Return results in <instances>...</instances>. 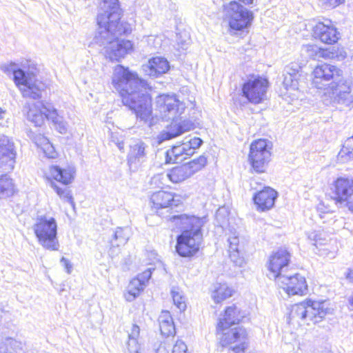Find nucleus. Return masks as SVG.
<instances>
[{
	"mask_svg": "<svg viewBox=\"0 0 353 353\" xmlns=\"http://www.w3.org/2000/svg\"><path fill=\"white\" fill-rule=\"evenodd\" d=\"M110 139H111V141L114 143L121 151L123 150V149H124L123 140L121 137H119L118 133L112 132L111 134Z\"/></svg>",
	"mask_w": 353,
	"mask_h": 353,
	"instance_id": "obj_47",
	"label": "nucleus"
},
{
	"mask_svg": "<svg viewBox=\"0 0 353 353\" xmlns=\"http://www.w3.org/2000/svg\"><path fill=\"white\" fill-rule=\"evenodd\" d=\"M223 14L225 20L228 22L231 34L232 31H241L248 28L254 19L253 12L235 1L223 6Z\"/></svg>",
	"mask_w": 353,
	"mask_h": 353,
	"instance_id": "obj_8",
	"label": "nucleus"
},
{
	"mask_svg": "<svg viewBox=\"0 0 353 353\" xmlns=\"http://www.w3.org/2000/svg\"><path fill=\"white\" fill-rule=\"evenodd\" d=\"M160 331L162 335L169 336L175 332L172 317L168 311H163L159 317Z\"/></svg>",
	"mask_w": 353,
	"mask_h": 353,
	"instance_id": "obj_30",
	"label": "nucleus"
},
{
	"mask_svg": "<svg viewBox=\"0 0 353 353\" xmlns=\"http://www.w3.org/2000/svg\"><path fill=\"white\" fill-rule=\"evenodd\" d=\"M170 69L168 60L161 57H156L149 59L148 63L143 65L145 74L151 77H158L166 73Z\"/></svg>",
	"mask_w": 353,
	"mask_h": 353,
	"instance_id": "obj_23",
	"label": "nucleus"
},
{
	"mask_svg": "<svg viewBox=\"0 0 353 353\" xmlns=\"http://www.w3.org/2000/svg\"><path fill=\"white\" fill-rule=\"evenodd\" d=\"M151 275V268H148L131 280L128 287V293L125 295L128 301H132L143 290Z\"/></svg>",
	"mask_w": 353,
	"mask_h": 353,
	"instance_id": "obj_20",
	"label": "nucleus"
},
{
	"mask_svg": "<svg viewBox=\"0 0 353 353\" xmlns=\"http://www.w3.org/2000/svg\"><path fill=\"white\" fill-rule=\"evenodd\" d=\"M148 150V145L142 140L136 139L130 143L127 161L131 170L138 169L146 161Z\"/></svg>",
	"mask_w": 353,
	"mask_h": 353,
	"instance_id": "obj_18",
	"label": "nucleus"
},
{
	"mask_svg": "<svg viewBox=\"0 0 353 353\" xmlns=\"http://www.w3.org/2000/svg\"><path fill=\"white\" fill-rule=\"evenodd\" d=\"M21 343L6 334L0 336V353H22Z\"/></svg>",
	"mask_w": 353,
	"mask_h": 353,
	"instance_id": "obj_28",
	"label": "nucleus"
},
{
	"mask_svg": "<svg viewBox=\"0 0 353 353\" xmlns=\"http://www.w3.org/2000/svg\"><path fill=\"white\" fill-rule=\"evenodd\" d=\"M33 230L39 244L45 249L57 251L59 248L57 239V224L53 217L38 216L33 225Z\"/></svg>",
	"mask_w": 353,
	"mask_h": 353,
	"instance_id": "obj_7",
	"label": "nucleus"
},
{
	"mask_svg": "<svg viewBox=\"0 0 353 353\" xmlns=\"http://www.w3.org/2000/svg\"><path fill=\"white\" fill-rule=\"evenodd\" d=\"M183 156H188L187 145L184 142L181 145L173 146L166 152L165 161L168 163H179L185 159Z\"/></svg>",
	"mask_w": 353,
	"mask_h": 353,
	"instance_id": "obj_29",
	"label": "nucleus"
},
{
	"mask_svg": "<svg viewBox=\"0 0 353 353\" xmlns=\"http://www.w3.org/2000/svg\"><path fill=\"white\" fill-rule=\"evenodd\" d=\"M75 172V168L72 166L61 168L59 166L52 165L50 168V176L64 185H68L72 182Z\"/></svg>",
	"mask_w": 353,
	"mask_h": 353,
	"instance_id": "obj_25",
	"label": "nucleus"
},
{
	"mask_svg": "<svg viewBox=\"0 0 353 353\" xmlns=\"http://www.w3.org/2000/svg\"><path fill=\"white\" fill-rule=\"evenodd\" d=\"M153 207L156 209L168 208L174 205L175 201L171 192L158 191L154 192L150 197ZM175 205H176L175 204Z\"/></svg>",
	"mask_w": 353,
	"mask_h": 353,
	"instance_id": "obj_27",
	"label": "nucleus"
},
{
	"mask_svg": "<svg viewBox=\"0 0 353 353\" xmlns=\"http://www.w3.org/2000/svg\"><path fill=\"white\" fill-rule=\"evenodd\" d=\"M187 145L188 155L192 156L194 153V150L199 148L203 143V141L199 137H194L184 142Z\"/></svg>",
	"mask_w": 353,
	"mask_h": 353,
	"instance_id": "obj_40",
	"label": "nucleus"
},
{
	"mask_svg": "<svg viewBox=\"0 0 353 353\" xmlns=\"http://www.w3.org/2000/svg\"><path fill=\"white\" fill-rule=\"evenodd\" d=\"M130 238V230L127 228H117L114 234V237L111 240V248L109 251L110 254H113L114 247H120L124 245Z\"/></svg>",
	"mask_w": 353,
	"mask_h": 353,
	"instance_id": "obj_33",
	"label": "nucleus"
},
{
	"mask_svg": "<svg viewBox=\"0 0 353 353\" xmlns=\"http://www.w3.org/2000/svg\"><path fill=\"white\" fill-rule=\"evenodd\" d=\"M283 75H301V67L295 63H292L285 68Z\"/></svg>",
	"mask_w": 353,
	"mask_h": 353,
	"instance_id": "obj_42",
	"label": "nucleus"
},
{
	"mask_svg": "<svg viewBox=\"0 0 353 353\" xmlns=\"http://www.w3.org/2000/svg\"><path fill=\"white\" fill-rule=\"evenodd\" d=\"M245 316V312L233 305L226 307L224 314L218 322V329L230 328L232 325L239 324Z\"/></svg>",
	"mask_w": 353,
	"mask_h": 353,
	"instance_id": "obj_21",
	"label": "nucleus"
},
{
	"mask_svg": "<svg viewBox=\"0 0 353 353\" xmlns=\"http://www.w3.org/2000/svg\"><path fill=\"white\" fill-rule=\"evenodd\" d=\"M312 84L325 90L324 96L330 103L349 106L353 104V88L343 76V71L335 65L321 64L312 72Z\"/></svg>",
	"mask_w": 353,
	"mask_h": 353,
	"instance_id": "obj_3",
	"label": "nucleus"
},
{
	"mask_svg": "<svg viewBox=\"0 0 353 353\" xmlns=\"http://www.w3.org/2000/svg\"><path fill=\"white\" fill-rule=\"evenodd\" d=\"M228 241L229 243V252H230V257L234 263L239 266H241L242 260L241 259H236L238 253H239V236L236 234V232L232 233V234L228 237Z\"/></svg>",
	"mask_w": 353,
	"mask_h": 353,
	"instance_id": "obj_35",
	"label": "nucleus"
},
{
	"mask_svg": "<svg viewBox=\"0 0 353 353\" xmlns=\"http://www.w3.org/2000/svg\"><path fill=\"white\" fill-rule=\"evenodd\" d=\"M216 334L222 347H230V350L234 353H243L247 347L245 340L246 330L242 327L234 328H223L219 330L216 326Z\"/></svg>",
	"mask_w": 353,
	"mask_h": 353,
	"instance_id": "obj_10",
	"label": "nucleus"
},
{
	"mask_svg": "<svg viewBox=\"0 0 353 353\" xmlns=\"http://www.w3.org/2000/svg\"><path fill=\"white\" fill-rule=\"evenodd\" d=\"M290 261V254L286 250L281 249L272 254L268 263L269 278L276 282L280 276H284L291 271L289 269Z\"/></svg>",
	"mask_w": 353,
	"mask_h": 353,
	"instance_id": "obj_15",
	"label": "nucleus"
},
{
	"mask_svg": "<svg viewBox=\"0 0 353 353\" xmlns=\"http://www.w3.org/2000/svg\"><path fill=\"white\" fill-rule=\"evenodd\" d=\"M50 114H48V119L52 121L54 123L57 130L61 134H65L68 130V125L65 121H63V118L60 117L57 112V110L50 109Z\"/></svg>",
	"mask_w": 353,
	"mask_h": 353,
	"instance_id": "obj_36",
	"label": "nucleus"
},
{
	"mask_svg": "<svg viewBox=\"0 0 353 353\" xmlns=\"http://www.w3.org/2000/svg\"><path fill=\"white\" fill-rule=\"evenodd\" d=\"M171 294L174 304L180 310V311L185 310L186 308V303L182 292L178 288H172Z\"/></svg>",
	"mask_w": 353,
	"mask_h": 353,
	"instance_id": "obj_39",
	"label": "nucleus"
},
{
	"mask_svg": "<svg viewBox=\"0 0 353 353\" xmlns=\"http://www.w3.org/2000/svg\"><path fill=\"white\" fill-rule=\"evenodd\" d=\"M50 185L54 189L61 199L68 202L72 205H74L71 192L68 188H61L51 180H50Z\"/></svg>",
	"mask_w": 353,
	"mask_h": 353,
	"instance_id": "obj_37",
	"label": "nucleus"
},
{
	"mask_svg": "<svg viewBox=\"0 0 353 353\" xmlns=\"http://www.w3.org/2000/svg\"><path fill=\"white\" fill-rule=\"evenodd\" d=\"M16 156L14 142L8 137H0V172H10L14 169Z\"/></svg>",
	"mask_w": 353,
	"mask_h": 353,
	"instance_id": "obj_16",
	"label": "nucleus"
},
{
	"mask_svg": "<svg viewBox=\"0 0 353 353\" xmlns=\"http://www.w3.org/2000/svg\"><path fill=\"white\" fill-rule=\"evenodd\" d=\"M319 3L325 8H334L341 3H343L345 0H319Z\"/></svg>",
	"mask_w": 353,
	"mask_h": 353,
	"instance_id": "obj_45",
	"label": "nucleus"
},
{
	"mask_svg": "<svg viewBox=\"0 0 353 353\" xmlns=\"http://www.w3.org/2000/svg\"><path fill=\"white\" fill-rule=\"evenodd\" d=\"M234 290L227 283H216L212 293V298L215 303H219L231 297Z\"/></svg>",
	"mask_w": 353,
	"mask_h": 353,
	"instance_id": "obj_31",
	"label": "nucleus"
},
{
	"mask_svg": "<svg viewBox=\"0 0 353 353\" xmlns=\"http://www.w3.org/2000/svg\"><path fill=\"white\" fill-rule=\"evenodd\" d=\"M0 70L8 75L13 74V81L23 97L39 99L44 90V84L37 79L39 69L32 61L26 60L20 64L10 62L0 65Z\"/></svg>",
	"mask_w": 353,
	"mask_h": 353,
	"instance_id": "obj_5",
	"label": "nucleus"
},
{
	"mask_svg": "<svg viewBox=\"0 0 353 353\" xmlns=\"http://www.w3.org/2000/svg\"><path fill=\"white\" fill-rule=\"evenodd\" d=\"M314 35L327 44L335 43L339 39V32L330 21L319 22L314 28Z\"/></svg>",
	"mask_w": 353,
	"mask_h": 353,
	"instance_id": "obj_19",
	"label": "nucleus"
},
{
	"mask_svg": "<svg viewBox=\"0 0 353 353\" xmlns=\"http://www.w3.org/2000/svg\"><path fill=\"white\" fill-rule=\"evenodd\" d=\"M350 304L353 306V295L349 299Z\"/></svg>",
	"mask_w": 353,
	"mask_h": 353,
	"instance_id": "obj_56",
	"label": "nucleus"
},
{
	"mask_svg": "<svg viewBox=\"0 0 353 353\" xmlns=\"http://www.w3.org/2000/svg\"><path fill=\"white\" fill-rule=\"evenodd\" d=\"M127 350L128 353H139L140 345L137 339H128L127 342Z\"/></svg>",
	"mask_w": 353,
	"mask_h": 353,
	"instance_id": "obj_44",
	"label": "nucleus"
},
{
	"mask_svg": "<svg viewBox=\"0 0 353 353\" xmlns=\"http://www.w3.org/2000/svg\"><path fill=\"white\" fill-rule=\"evenodd\" d=\"M113 87L120 93L124 105L141 120L147 121L152 115L151 98L148 83L137 72L121 65H117L112 77Z\"/></svg>",
	"mask_w": 353,
	"mask_h": 353,
	"instance_id": "obj_2",
	"label": "nucleus"
},
{
	"mask_svg": "<svg viewBox=\"0 0 353 353\" xmlns=\"http://www.w3.org/2000/svg\"><path fill=\"white\" fill-rule=\"evenodd\" d=\"M272 148V143L266 139L256 140L251 143L248 159L256 172L265 171L270 161Z\"/></svg>",
	"mask_w": 353,
	"mask_h": 353,
	"instance_id": "obj_9",
	"label": "nucleus"
},
{
	"mask_svg": "<svg viewBox=\"0 0 353 353\" xmlns=\"http://www.w3.org/2000/svg\"><path fill=\"white\" fill-rule=\"evenodd\" d=\"M163 179V174H157L154 176L151 179V183L157 185V183Z\"/></svg>",
	"mask_w": 353,
	"mask_h": 353,
	"instance_id": "obj_50",
	"label": "nucleus"
},
{
	"mask_svg": "<svg viewBox=\"0 0 353 353\" xmlns=\"http://www.w3.org/2000/svg\"><path fill=\"white\" fill-rule=\"evenodd\" d=\"M335 203L342 205L353 194V179L340 177L334 182Z\"/></svg>",
	"mask_w": 353,
	"mask_h": 353,
	"instance_id": "obj_22",
	"label": "nucleus"
},
{
	"mask_svg": "<svg viewBox=\"0 0 353 353\" xmlns=\"http://www.w3.org/2000/svg\"><path fill=\"white\" fill-rule=\"evenodd\" d=\"M239 1H241L245 5H250L252 4L254 2V0H239Z\"/></svg>",
	"mask_w": 353,
	"mask_h": 353,
	"instance_id": "obj_53",
	"label": "nucleus"
},
{
	"mask_svg": "<svg viewBox=\"0 0 353 353\" xmlns=\"http://www.w3.org/2000/svg\"><path fill=\"white\" fill-rule=\"evenodd\" d=\"M15 186L13 180L7 174L0 176V199H6L14 195Z\"/></svg>",
	"mask_w": 353,
	"mask_h": 353,
	"instance_id": "obj_32",
	"label": "nucleus"
},
{
	"mask_svg": "<svg viewBox=\"0 0 353 353\" xmlns=\"http://www.w3.org/2000/svg\"><path fill=\"white\" fill-rule=\"evenodd\" d=\"M283 85L286 89L299 90L301 87V75H283Z\"/></svg>",
	"mask_w": 353,
	"mask_h": 353,
	"instance_id": "obj_38",
	"label": "nucleus"
},
{
	"mask_svg": "<svg viewBox=\"0 0 353 353\" xmlns=\"http://www.w3.org/2000/svg\"><path fill=\"white\" fill-rule=\"evenodd\" d=\"M345 278L350 282L353 283V268L347 269V271L345 274Z\"/></svg>",
	"mask_w": 353,
	"mask_h": 353,
	"instance_id": "obj_51",
	"label": "nucleus"
},
{
	"mask_svg": "<svg viewBox=\"0 0 353 353\" xmlns=\"http://www.w3.org/2000/svg\"><path fill=\"white\" fill-rule=\"evenodd\" d=\"M156 103L163 119L173 121L157 136V140L159 144L176 137L192 129V123L191 121L183 120L178 122L176 120L185 108V104L180 101L176 95L161 94L157 97Z\"/></svg>",
	"mask_w": 353,
	"mask_h": 353,
	"instance_id": "obj_6",
	"label": "nucleus"
},
{
	"mask_svg": "<svg viewBox=\"0 0 353 353\" xmlns=\"http://www.w3.org/2000/svg\"><path fill=\"white\" fill-rule=\"evenodd\" d=\"M101 8L103 12L97 16L99 29L93 38V43L99 46L106 58L119 61L133 49L130 41L119 39L131 33V26L120 21L121 12L118 0H103Z\"/></svg>",
	"mask_w": 353,
	"mask_h": 353,
	"instance_id": "obj_1",
	"label": "nucleus"
},
{
	"mask_svg": "<svg viewBox=\"0 0 353 353\" xmlns=\"http://www.w3.org/2000/svg\"><path fill=\"white\" fill-rule=\"evenodd\" d=\"M301 52L305 58L314 60H319L321 58L332 59L334 57V53L330 52L327 49L321 48L316 45L312 44L303 46Z\"/></svg>",
	"mask_w": 353,
	"mask_h": 353,
	"instance_id": "obj_26",
	"label": "nucleus"
},
{
	"mask_svg": "<svg viewBox=\"0 0 353 353\" xmlns=\"http://www.w3.org/2000/svg\"><path fill=\"white\" fill-rule=\"evenodd\" d=\"M4 114H5V111H3V110L0 108V119L3 118V115H4Z\"/></svg>",
	"mask_w": 353,
	"mask_h": 353,
	"instance_id": "obj_55",
	"label": "nucleus"
},
{
	"mask_svg": "<svg viewBox=\"0 0 353 353\" xmlns=\"http://www.w3.org/2000/svg\"><path fill=\"white\" fill-rule=\"evenodd\" d=\"M321 234H318L316 232L314 231L308 234V239L312 242V244L316 248H319V245H325L323 243L325 239H323L320 237Z\"/></svg>",
	"mask_w": 353,
	"mask_h": 353,
	"instance_id": "obj_43",
	"label": "nucleus"
},
{
	"mask_svg": "<svg viewBox=\"0 0 353 353\" xmlns=\"http://www.w3.org/2000/svg\"><path fill=\"white\" fill-rule=\"evenodd\" d=\"M187 345L181 340L176 341L174 344L172 353H187Z\"/></svg>",
	"mask_w": 353,
	"mask_h": 353,
	"instance_id": "obj_46",
	"label": "nucleus"
},
{
	"mask_svg": "<svg viewBox=\"0 0 353 353\" xmlns=\"http://www.w3.org/2000/svg\"><path fill=\"white\" fill-rule=\"evenodd\" d=\"M268 81L259 76H251L243 85V96L254 104L261 103L266 97Z\"/></svg>",
	"mask_w": 353,
	"mask_h": 353,
	"instance_id": "obj_12",
	"label": "nucleus"
},
{
	"mask_svg": "<svg viewBox=\"0 0 353 353\" xmlns=\"http://www.w3.org/2000/svg\"><path fill=\"white\" fill-rule=\"evenodd\" d=\"M341 163H345L353 159V136L347 138L337 155Z\"/></svg>",
	"mask_w": 353,
	"mask_h": 353,
	"instance_id": "obj_34",
	"label": "nucleus"
},
{
	"mask_svg": "<svg viewBox=\"0 0 353 353\" xmlns=\"http://www.w3.org/2000/svg\"><path fill=\"white\" fill-rule=\"evenodd\" d=\"M61 263L65 267L66 272L70 274L72 270V265L70 261L63 256L61 259Z\"/></svg>",
	"mask_w": 353,
	"mask_h": 353,
	"instance_id": "obj_49",
	"label": "nucleus"
},
{
	"mask_svg": "<svg viewBox=\"0 0 353 353\" xmlns=\"http://www.w3.org/2000/svg\"><path fill=\"white\" fill-rule=\"evenodd\" d=\"M327 250V248H325V249H319V252H320V253H319V254H320L321 255H323V254H324V253H323V252H324V251H325V250Z\"/></svg>",
	"mask_w": 353,
	"mask_h": 353,
	"instance_id": "obj_57",
	"label": "nucleus"
},
{
	"mask_svg": "<svg viewBox=\"0 0 353 353\" xmlns=\"http://www.w3.org/2000/svg\"><path fill=\"white\" fill-rule=\"evenodd\" d=\"M206 163V158L200 156L198 159H194L188 163L173 168L168 172L166 176L173 183H181L200 170Z\"/></svg>",
	"mask_w": 353,
	"mask_h": 353,
	"instance_id": "obj_14",
	"label": "nucleus"
},
{
	"mask_svg": "<svg viewBox=\"0 0 353 353\" xmlns=\"http://www.w3.org/2000/svg\"><path fill=\"white\" fill-rule=\"evenodd\" d=\"M50 109L54 107L48 103L37 102L27 103L23 111L26 113L27 119L36 126H41L46 119H48Z\"/></svg>",
	"mask_w": 353,
	"mask_h": 353,
	"instance_id": "obj_17",
	"label": "nucleus"
},
{
	"mask_svg": "<svg viewBox=\"0 0 353 353\" xmlns=\"http://www.w3.org/2000/svg\"><path fill=\"white\" fill-rule=\"evenodd\" d=\"M279 287L289 295H303L307 292L305 278L292 270L284 276H280L276 282Z\"/></svg>",
	"mask_w": 353,
	"mask_h": 353,
	"instance_id": "obj_13",
	"label": "nucleus"
},
{
	"mask_svg": "<svg viewBox=\"0 0 353 353\" xmlns=\"http://www.w3.org/2000/svg\"><path fill=\"white\" fill-rule=\"evenodd\" d=\"M168 219L181 232L177 237V253L183 257L194 255L202 241L201 228L205 223L204 219L181 214L170 216Z\"/></svg>",
	"mask_w": 353,
	"mask_h": 353,
	"instance_id": "obj_4",
	"label": "nucleus"
},
{
	"mask_svg": "<svg viewBox=\"0 0 353 353\" xmlns=\"http://www.w3.org/2000/svg\"><path fill=\"white\" fill-rule=\"evenodd\" d=\"M43 143L42 150L45 155L48 158L54 159L57 157V153L54 146L48 141V140L43 138Z\"/></svg>",
	"mask_w": 353,
	"mask_h": 353,
	"instance_id": "obj_41",
	"label": "nucleus"
},
{
	"mask_svg": "<svg viewBox=\"0 0 353 353\" xmlns=\"http://www.w3.org/2000/svg\"><path fill=\"white\" fill-rule=\"evenodd\" d=\"M140 334V328L138 325L134 324L132 325L131 329L130 332H128V339H139Z\"/></svg>",
	"mask_w": 353,
	"mask_h": 353,
	"instance_id": "obj_48",
	"label": "nucleus"
},
{
	"mask_svg": "<svg viewBox=\"0 0 353 353\" xmlns=\"http://www.w3.org/2000/svg\"><path fill=\"white\" fill-rule=\"evenodd\" d=\"M153 39H154V37L153 36H149L148 37V42H150V41L153 40Z\"/></svg>",
	"mask_w": 353,
	"mask_h": 353,
	"instance_id": "obj_58",
	"label": "nucleus"
},
{
	"mask_svg": "<svg viewBox=\"0 0 353 353\" xmlns=\"http://www.w3.org/2000/svg\"><path fill=\"white\" fill-rule=\"evenodd\" d=\"M324 305V302L312 301L302 302L293 306L292 314L302 320L317 323L327 314L328 310Z\"/></svg>",
	"mask_w": 353,
	"mask_h": 353,
	"instance_id": "obj_11",
	"label": "nucleus"
},
{
	"mask_svg": "<svg viewBox=\"0 0 353 353\" xmlns=\"http://www.w3.org/2000/svg\"><path fill=\"white\" fill-rule=\"evenodd\" d=\"M276 197L277 192L274 189L268 187L255 194L253 199L258 209L265 211L274 206Z\"/></svg>",
	"mask_w": 353,
	"mask_h": 353,
	"instance_id": "obj_24",
	"label": "nucleus"
},
{
	"mask_svg": "<svg viewBox=\"0 0 353 353\" xmlns=\"http://www.w3.org/2000/svg\"><path fill=\"white\" fill-rule=\"evenodd\" d=\"M347 205L348 206L349 209L352 211H353V203L351 202H347Z\"/></svg>",
	"mask_w": 353,
	"mask_h": 353,
	"instance_id": "obj_54",
	"label": "nucleus"
},
{
	"mask_svg": "<svg viewBox=\"0 0 353 353\" xmlns=\"http://www.w3.org/2000/svg\"><path fill=\"white\" fill-rule=\"evenodd\" d=\"M157 353H168V352L165 350V347L164 346H160L157 350Z\"/></svg>",
	"mask_w": 353,
	"mask_h": 353,
	"instance_id": "obj_52",
	"label": "nucleus"
}]
</instances>
